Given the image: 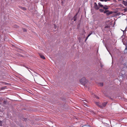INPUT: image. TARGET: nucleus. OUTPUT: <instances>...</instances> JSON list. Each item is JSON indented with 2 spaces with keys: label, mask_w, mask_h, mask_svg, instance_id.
I'll list each match as a JSON object with an SVG mask.
<instances>
[{
  "label": "nucleus",
  "mask_w": 127,
  "mask_h": 127,
  "mask_svg": "<svg viewBox=\"0 0 127 127\" xmlns=\"http://www.w3.org/2000/svg\"><path fill=\"white\" fill-rule=\"evenodd\" d=\"M88 81L86 79L85 77H83L80 80V83L83 85H84L87 83Z\"/></svg>",
  "instance_id": "1"
},
{
  "label": "nucleus",
  "mask_w": 127,
  "mask_h": 127,
  "mask_svg": "<svg viewBox=\"0 0 127 127\" xmlns=\"http://www.w3.org/2000/svg\"><path fill=\"white\" fill-rule=\"evenodd\" d=\"M78 13H77L74 17L71 19V24H73L76 23L77 19V15Z\"/></svg>",
  "instance_id": "2"
},
{
  "label": "nucleus",
  "mask_w": 127,
  "mask_h": 127,
  "mask_svg": "<svg viewBox=\"0 0 127 127\" xmlns=\"http://www.w3.org/2000/svg\"><path fill=\"white\" fill-rule=\"evenodd\" d=\"M107 102H105L103 103H102V104H101V106H100V107L101 108H103V107H104L106 106V105L107 104Z\"/></svg>",
  "instance_id": "3"
},
{
  "label": "nucleus",
  "mask_w": 127,
  "mask_h": 127,
  "mask_svg": "<svg viewBox=\"0 0 127 127\" xmlns=\"http://www.w3.org/2000/svg\"><path fill=\"white\" fill-rule=\"evenodd\" d=\"M94 7L95 9L97 10L99 8L97 4L95 2L94 3Z\"/></svg>",
  "instance_id": "4"
},
{
  "label": "nucleus",
  "mask_w": 127,
  "mask_h": 127,
  "mask_svg": "<svg viewBox=\"0 0 127 127\" xmlns=\"http://www.w3.org/2000/svg\"><path fill=\"white\" fill-rule=\"evenodd\" d=\"M103 7L104 9L105 10L108 9V6L106 5H105L104 6H103V7Z\"/></svg>",
  "instance_id": "5"
},
{
  "label": "nucleus",
  "mask_w": 127,
  "mask_h": 127,
  "mask_svg": "<svg viewBox=\"0 0 127 127\" xmlns=\"http://www.w3.org/2000/svg\"><path fill=\"white\" fill-rule=\"evenodd\" d=\"M39 55L41 58L43 59H45V58L44 56L43 55H42L41 54H39Z\"/></svg>",
  "instance_id": "6"
},
{
  "label": "nucleus",
  "mask_w": 127,
  "mask_h": 127,
  "mask_svg": "<svg viewBox=\"0 0 127 127\" xmlns=\"http://www.w3.org/2000/svg\"><path fill=\"white\" fill-rule=\"evenodd\" d=\"M122 3L125 6H127V2L123 0L122 1Z\"/></svg>",
  "instance_id": "7"
},
{
  "label": "nucleus",
  "mask_w": 127,
  "mask_h": 127,
  "mask_svg": "<svg viewBox=\"0 0 127 127\" xmlns=\"http://www.w3.org/2000/svg\"><path fill=\"white\" fill-rule=\"evenodd\" d=\"M113 13V12L112 11H109V10H108V11L107 13V15H109L112 14Z\"/></svg>",
  "instance_id": "8"
},
{
  "label": "nucleus",
  "mask_w": 127,
  "mask_h": 127,
  "mask_svg": "<svg viewBox=\"0 0 127 127\" xmlns=\"http://www.w3.org/2000/svg\"><path fill=\"white\" fill-rule=\"evenodd\" d=\"M124 52L125 54L127 53V46H126L125 49L124 51Z\"/></svg>",
  "instance_id": "9"
},
{
  "label": "nucleus",
  "mask_w": 127,
  "mask_h": 127,
  "mask_svg": "<svg viewBox=\"0 0 127 127\" xmlns=\"http://www.w3.org/2000/svg\"><path fill=\"white\" fill-rule=\"evenodd\" d=\"M98 4L99 6L100 7H103V5H102L100 2H99Z\"/></svg>",
  "instance_id": "10"
},
{
  "label": "nucleus",
  "mask_w": 127,
  "mask_h": 127,
  "mask_svg": "<svg viewBox=\"0 0 127 127\" xmlns=\"http://www.w3.org/2000/svg\"><path fill=\"white\" fill-rule=\"evenodd\" d=\"M110 27L109 26L107 25L106 26H105L104 28H110Z\"/></svg>",
  "instance_id": "11"
},
{
  "label": "nucleus",
  "mask_w": 127,
  "mask_h": 127,
  "mask_svg": "<svg viewBox=\"0 0 127 127\" xmlns=\"http://www.w3.org/2000/svg\"><path fill=\"white\" fill-rule=\"evenodd\" d=\"M99 10L100 11V12H104V10L102 9H99Z\"/></svg>",
  "instance_id": "12"
},
{
  "label": "nucleus",
  "mask_w": 127,
  "mask_h": 127,
  "mask_svg": "<svg viewBox=\"0 0 127 127\" xmlns=\"http://www.w3.org/2000/svg\"><path fill=\"white\" fill-rule=\"evenodd\" d=\"M108 11V10H106L105 11H104L103 12L104 13V14H107V12Z\"/></svg>",
  "instance_id": "13"
},
{
  "label": "nucleus",
  "mask_w": 127,
  "mask_h": 127,
  "mask_svg": "<svg viewBox=\"0 0 127 127\" xmlns=\"http://www.w3.org/2000/svg\"><path fill=\"white\" fill-rule=\"evenodd\" d=\"M108 11V10H106L105 11H104L103 12L104 13V14H107V12Z\"/></svg>",
  "instance_id": "14"
},
{
  "label": "nucleus",
  "mask_w": 127,
  "mask_h": 127,
  "mask_svg": "<svg viewBox=\"0 0 127 127\" xmlns=\"http://www.w3.org/2000/svg\"><path fill=\"white\" fill-rule=\"evenodd\" d=\"M22 9L24 10H26V9L25 7H22Z\"/></svg>",
  "instance_id": "15"
},
{
  "label": "nucleus",
  "mask_w": 127,
  "mask_h": 127,
  "mask_svg": "<svg viewBox=\"0 0 127 127\" xmlns=\"http://www.w3.org/2000/svg\"><path fill=\"white\" fill-rule=\"evenodd\" d=\"M23 30L24 32H26L27 31L26 29L25 28H23Z\"/></svg>",
  "instance_id": "16"
},
{
  "label": "nucleus",
  "mask_w": 127,
  "mask_h": 127,
  "mask_svg": "<svg viewBox=\"0 0 127 127\" xmlns=\"http://www.w3.org/2000/svg\"><path fill=\"white\" fill-rule=\"evenodd\" d=\"M2 122L1 121H0V126H2Z\"/></svg>",
  "instance_id": "17"
},
{
  "label": "nucleus",
  "mask_w": 127,
  "mask_h": 127,
  "mask_svg": "<svg viewBox=\"0 0 127 127\" xmlns=\"http://www.w3.org/2000/svg\"><path fill=\"white\" fill-rule=\"evenodd\" d=\"M92 32L90 33V34H89L87 36L88 37H89L92 33Z\"/></svg>",
  "instance_id": "18"
},
{
  "label": "nucleus",
  "mask_w": 127,
  "mask_h": 127,
  "mask_svg": "<svg viewBox=\"0 0 127 127\" xmlns=\"http://www.w3.org/2000/svg\"><path fill=\"white\" fill-rule=\"evenodd\" d=\"M6 86H4L2 88V89H5V88H6Z\"/></svg>",
  "instance_id": "19"
},
{
  "label": "nucleus",
  "mask_w": 127,
  "mask_h": 127,
  "mask_svg": "<svg viewBox=\"0 0 127 127\" xmlns=\"http://www.w3.org/2000/svg\"><path fill=\"white\" fill-rule=\"evenodd\" d=\"M124 10L125 11H127V8H125V9H124Z\"/></svg>",
  "instance_id": "20"
},
{
  "label": "nucleus",
  "mask_w": 127,
  "mask_h": 127,
  "mask_svg": "<svg viewBox=\"0 0 127 127\" xmlns=\"http://www.w3.org/2000/svg\"><path fill=\"white\" fill-rule=\"evenodd\" d=\"M88 37H88V36L86 37V39H85V41H86L87 40V39H88Z\"/></svg>",
  "instance_id": "21"
},
{
  "label": "nucleus",
  "mask_w": 127,
  "mask_h": 127,
  "mask_svg": "<svg viewBox=\"0 0 127 127\" xmlns=\"http://www.w3.org/2000/svg\"><path fill=\"white\" fill-rule=\"evenodd\" d=\"M100 85L101 86H102L103 85V84L102 83H100Z\"/></svg>",
  "instance_id": "22"
},
{
  "label": "nucleus",
  "mask_w": 127,
  "mask_h": 127,
  "mask_svg": "<svg viewBox=\"0 0 127 127\" xmlns=\"http://www.w3.org/2000/svg\"><path fill=\"white\" fill-rule=\"evenodd\" d=\"M96 104H97V105L98 106L99 105V103H96Z\"/></svg>",
  "instance_id": "23"
},
{
  "label": "nucleus",
  "mask_w": 127,
  "mask_h": 127,
  "mask_svg": "<svg viewBox=\"0 0 127 127\" xmlns=\"http://www.w3.org/2000/svg\"><path fill=\"white\" fill-rule=\"evenodd\" d=\"M18 27L16 25V28H18Z\"/></svg>",
  "instance_id": "24"
},
{
  "label": "nucleus",
  "mask_w": 127,
  "mask_h": 127,
  "mask_svg": "<svg viewBox=\"0 0 127 127\" xmlns=\"http://www.w3.org/2000/svg\"><path fill=\"white\" fill-rule=\"evenodd\" d=\"M56 27V25L55 24V25L54 26V27H55V28Z\"/></svg>",
  "instance_id": "25"
},
{
  "label": "nucleus",
  "mask_w": 127,
  "mask_h": 127,
  "mask_svg": "<svg viewBox=\"0 0 127 127\" xmlns=\"http://www.w3.org/2000/svg\"><path fill=\"white\" fill-rule=\"evenodd\" d=\"M101 1H104V0H100Z\"/></svg>",
  "instance_id": "26"
},
{
  "label": "nucleus",
  "mask_w": 127,
  "mask_h": 127,
  "mask_svg": "<svg viewBox=\"0 0 127 127\" xmlns=\"http://www.w3.org/2000/svg\"><path fill=\"white\" fill-rule=\"evenodd\" d=\"M8 84L7 83H6L5 84V85H7Z\"/></svg>",
  "instance_id": "27"
},
{
  "label": "nucleus",
  "mask_w": 127,
  "mask_h": 127,
  "mask_svg": "<svg viewBox=\"0 0 127 127\" xmlns=\"http://www.w3.org/2000/svg\"><path fill=\"white\" fill-rule=\"evenodd\" d=\"M62 3H63V1H62Z\"/></svg>",
  "instance_id": "28"
},
{
  "label": "nucleus",
  "mask_w": 127,
  "mask_h": 127,
  "mask_svg": "<svg viewBox=\"0 0 127 127\" xmlns=\"http://www.w3.org/2000/svg\"><path fill=\"white\" fill-rule=\"evenodd\" d=\"M97 99L98 98V97H97Z\"/></svg>",
  "instance_id": "29"
},
{
  "label": "nucleus",
  "mask_w": 127,
  "mask_h": 127,
  "mask_svg": "<svg viewBox=\"0 0 127 127\" xmlns=\"http://www.w3.org/2000/svg\"><path fill=\"white\" fill-rule=\"evenodd\" d=\"M121 0H118L119 1H121Z\"/></svg>",
  "instance_id": "30"
},
{
  "label": "nucleus",
  "mask_w": 127,
  "mask_h": 127,
  "mask_svg": "<svg viewBox=\"0 0 127 127\" xmlns=\"http://www.w3.org/2000/svg\"><path fill=\"white\" fill-rule=\"evenodd\" d=\"M5 101H4V102H5Z\"/></svg>",
  "instance_id": "31"
},
{
  "label": "nucleus",
  "mask_w": 127,
  "mask_h": 127,
  "mask_svg": "<svg viewBox=\"0 0 127 127\" xmlns=\"http://www.w3.org/2000/svg\"><path fill=\"white\" fill-rule=\"evenodd\" d=\"M126 29V28L125 30Z\"/></svg>",
  "instance_id": "32"
},
{
  "label": "nucleus",
  "mask_w": 127,
  "mask_h": 127,
  "mask_svg": "<svg viewBox=\"0 0 127 127\" xmlns=\"http://www.w3.org/2000/svg\"><path fill=\"white\" fill-rule=\"evenodd\" d=\"M1 22H0V23Z\"/></svg>",
  "instance_id": "33"
}]
</instances>
